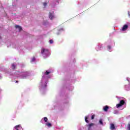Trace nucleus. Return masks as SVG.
<instances>
[{"label": "nucleus", "mask_w": 130, "mask_h": 130, "mask_svg": "<svg viewBox=\"0 0 130 130\" xmlns=\"http://www.w3.org/2000/svg\"><path fill=\"white\" fill-rule=\"evenodd\" d=\"M128 16H130L129 13H128Z\"/></svg>", "instance_id": "nucleus-28"}, {"label": "nucleus", "mask_w": 130, "mask_h": 130, "mask_svg": "<svg viewBox=\"0 0 130 130\" xmlns=\"http://www.w3.org/2000/svg\"><path fill=\"white\" fill-rule=\"evenodd\" d=\"M60 30L63 31V28H61V29H60L59 31H60Z\"/></svg>", "instance_id": "nucleus-25"}, {"label": "nucleus", "mask_w": 130, "mask_h": 130, "mask_svg": "<svg viewBox=\"0 0 130 130\" xmlns=\"http://www.w3.org/2000/svg\"><path fill=\"white\" fill-rule=\"evenodd\" d=\"M127 28H128V26L126 24H125L122 28V31H125Z\"/></svg>", "instance_id": "nucleus-6"}, {"label": "nucleus", "mask_w": 130, "mask_h": 130, "mask_svg": "<svg viewBox=\"0 0 130 130\" xmlns=\"http://www.w3.org/2000/svg\"><path fill=\"white\" fill-rule=\"evenodd\" d=\"M33 61H35V57H33L32 58L31 60V62H33Z\"/></svg>", "instance_id": "nucleus-18"}, {"label": "nucleus", "mask_w": 130, "mask_h": 130, "mask_svg": "<svg viewBox=\"0 0 130 130\" xmlns=\"http://www.w3.org/2000/svg\"><path fill=\"white\" fill-rule=\"evenodd\" d=\"M127 129L130 130V124H128L127 125Z\"/></svg>", "instance_id": "nucleus-20"}, {"label": "nucleus", "mask_w": 130, "mask_h": 130, "mask_svg": "<svg viewBox=\"0 0 130 130\" xmlns=\"http://www.w3.org/2000/svg\"><path fill=\"white\" fill-rule=\"evenodd\" d=\"M114 114H118V111L115 110L114 111Z\"/></svg>", "instance_id": "nucleus-17"}, {"label": "nucleus", "mask_w": 130, "mask_h": 130, "mask_svg": "<svg viewBox=\"0 0 130 130\" xmlns=\"http://www.w3.org/2000/svg\"><path fill=\"white\" fill-rule=\"evenodd\" d=\"M16 74L17 75H21V76H21L22 79H26V78H27V77L29 76V73H28V72H24V73H20V72L17 71Z\"/></svg>", "instance_id": "nucleus-3"}, {"label": "nucleus", "mask_w": 130, "mask_h": 130, "mask_svg": "<svg viewBox=\"0 0 130 130\" xmlns=\"http://www.w3.org/2000/svg\"><path fill=\"white\" fill-rule=\"evenodd\" d=\"M99 123H100V124H101L102 125H103V122L102 121V119H100L99 120Z\"/></svg>", "instance_id": "nucleus-15"}, {"label": "nucleus", "mask_w": 130, "mask_h": 130, "mask_svg": "<svg viewBox=\"0 0 130 130\" xmlns=\"http://www.w3.org/2000/svg\"><path fill=\"white\" fill-rule=\"evenodd\" d=\"M115 128V126H114V124H111L110 125V129H114Z\"/></svg>", "instance_id": "nucleus-9"}, {"label": "nucleus", "mask_w": 130, "mask_h": 130, "mask_svg": "<svg viewBox=\"0 0 130 130\" xmlns=\"http://www.w3.org/2000/svg\"><path fill=\"white\" fill-rule=\"evenodd\" d=\"M43 6H44V7H46V6H47V4L46 3H44Z\"/></svg>", "instance_id": "nucleus-21"}, {"label": "nucleus", "mask_w": 130, "mask_h": 130, "mask_svg": "<svg viewBox=\"0 0 130 130\" xmlns=\"http://www.w3.org/2000/svg\"><path fill=\"white\" fill-rule=\"evenodd\" d=\"M12 68L13 70H15V69H16V64L15 63L12 64Z\"/></svg>", "instance_id": "nucleus-11"}, {"label": "nucleus", "mask_w": 130, "mask_h": 130, "mask_svg": "<svg viewBox=\"0 0 130 130\" xmlns=\"http://www.w3.org/2000/svg\"><path fill=\"white\" fill-rule=\"evenodd\" d=\"M44 120L45 122H47V120H48V119H47V117H44Z\"/></svg>", "instance_id": "nucleus-16"}, {"label": "nucleus", "mask_w": 130, "mask_h": 130, "mask_svg": "<svg viewBox=\"0 0 130 130\" xmlns=\"http://www.w3.org/2000/svg\"><path fill=\"white\" fill-rule=\"evenodd\" d=\"M88 118H89V116H87L85 118V121L87 123L89 122V121H88Z\"/></svg>", "instance_id": "nucleus-12"}, {"label": "nucleus", "mask_w": 130, "mask_h": 130, "mask_svg": "<svg viewBox=\"0 0 130 130\" xmlns=\"http://www.w3.org/2000/svg\"><path fill=\"white\" fill-rule=\"evenodd\" d=\"M127 80L130 83V78H127Z\"/></svg>", "instance_id": "nucleus-24"}, {"label": "nucleus", "mask_w": 130, "mask_h": 130, "mask_svg": "<svg viewBox=\"0 0 130 130\" xmlns=\"http://www.w3.org/2000/svg\"><path fill=\"white\" fill-rule=\"evenodd\" d=\"M109 107H108V106H104L103 107V110H104V111H107L109 109Z\"/></svg>", "instance_id": "nucleus-8"}, {"label": "nucleus", "mask_w": 130, "mask_h": 130, "mask_svg": "<svg viewBox=\"0 0 130 130\" xmlns=\"http://www.w3.org/2000/svg\"><path fill=\"white\" fill-rule=\"evenodd\" d=\"M46 125H47L48 127H50L51 126V124L50 123H46Z\"/></svg>", "instance_id": "nucleus-13"}, {"label": "nucleus", "mask_w": 130, "mask_h": 130, "mask_svg": "<svg viewBox=\"0 0 130 130\" xmlns=\"http://www.w3.org/2000/svg\"><path fill=\"white\" fill-rule=\"evenodd\" d=\"M41 53L43 54L44 57H47V56H49V55H50V54L47 49H42L41 50Z\"/></svg>", "instance_id": "nucleus-2"}, {"label": "nucleus", "mask_w": 130, "mask_h": 130, "mask_svg": "<svg viewBox=\"0 0 130 130\" xmlns=\"http://www.w3.org/2000/svg\"><path fill=\"white\" fill-rule=\"evenodd\" d=\"M49 17L50 19V20H53V19H54V12H50L49 13Z\"/></svg>", "instance_id": "nucleus-5"}, {"label": "nucleus", "mask_w": 130, "mask_h": 130, "mask_svg": "<svg viewBox=\"0 0 130 130\" xmlns=\"http://www.w3.org/2000/svg\"><path fill=\"white\" fill-rule=\"evenodd\" d=\"M92 125H94V124L91 123L89 125L88 130H91V126H92Z\"/></svg>", "instance_id": "nucleus-14"}, {"label": "nucleus", "mask_w": 130, "mask_h": 130, "mask_svg": "<svg viewBox=\"0 0 130 130\" xmlns=\"http://www.w3.org/2000/svg\"><path fill=\"white\" fill-rule=\"evenodd\" d=\"M16 83H18V81H16Z\"/></svg>", "instance_id": "nucleus-27"}, {"label": "nucleus", "mask_w": 130, "mask_h": 130, "mask_svg": "<svg viewBox=\"0 0 130 130\" xmlns=\"http://www.w3.org/2000/svg\"><path fill=\"white\" fill-rule=\"evenodd\" d=\"M20 126H21V125H18L15 126L13 130H19V129H18V127H20Z\"/></svg>", "instance_id": "nucleus-10"}, {"label": "nucleus", "mask_w": 130, "mask_h": 130, "mask_svg": "<svg viewBox=\"0 0 130 130\" xmlns=\"http://www.w3.org/2000/svg\"><path fill=\"white\" fill-rule=\"evenodd\" d=\"M49 43L50 44H52V43H53V41L52 40H51L49 41Z\"/></svg>", "instance_id": "nucleus-19"}, {"label": "nucleus", "mask_w": 130, "mask_h": 130, "mask_svg": "<svg viewBox=\"0 0 130 130\" xmlns=\"http://www.w3.org/2000/svg\"><path fill=\"white\" fill-rule=\"evenodd\" d=\"M94 117H95V115H93L91 116V119H94Z\"/></svg>", "instance_id": "nucleus-22"}, {"label": "nucleus", "mask_w": 130, "mask_h": 130, "mask_svg": "<svg viewBox=\"0 0 130 130\" xmlns=\"http://www.w3.org/2000/svg\"><path fill=\"white\" fill-rule=\"evenodd\" d=\"M2 79V76L0 75V79Z\"/></svg>", "instance_id": "nucleus-26"}, {"label": "nucleus", "mask_w": 130, "mask_h": 130, "mask_svg": "<svg viewBox=\"0 0 130 130\" xmlns=\"http://www.w3.org/2000/svg\"><path fill=\"white\" fill-rule=\"evenodd\" d=\"M16 28L19 31V32L22 31V27L19 25H16Z\"/></svg>", "instance_id": "nucleus-7"}, {"label": "nucleus", "mask_w": 130, "mask_h": 130, "mask_svg": "<svg viewBox=\"0 0 130 130\" xmlns=\"http://www.w3.org/2000/svg\"><path fill=\"white\" fill-rule=\"evenodd\" d=\"M49 74H50V72L48 71H46V72L44 74V75L42 77V81H41V89L42 90V89H44L46 87V85H47V83L45 82V76L46 75H49Z\"/></svg>", "instance_id": "nucleus-1"}, {"label": "nucleus", "mask_w": 130, "mask_h": 130, "mask_svg": "<svg viewBox=\"0 0 130 130\" xmlns=\"http://www.w3.org/2000/svg\"><path fill=\"white\" fill-rule=\"evenodd\" d=\"M108 49H111V47L110 46H108Z\"/></svg>", "instance_id": "nucleus-23"}, {"label": "nucleus", "mask_w": 130, "mask_h": 130, "mask_svg": "<svg viewBox=\"0 0 130 130\" xmlns=\"http://www.w3.org/2000/svg\"><path fill=\"white\" fill-rule=\"evenodd\" d=\"M124 103H125L124 101L123 100L120 101L119 104H118L116 105L117 108H119V107H121V106L124 105Z\"/></svg>", "instance_id": "nucleus-4"}]
</instances>
